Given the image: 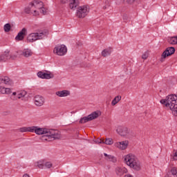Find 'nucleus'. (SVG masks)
<instances>
[{"instance_id":"obj_36","label":"nucleus","mask_w":177,"mask_h":177,"mask_svg":"<svg viewBox=\"0 0 177 177\" xmlns=\"http://www.w3.org/2000/svg\"><path fill=\"white\" fill-rule=\"evenodd\" d=\"M0 93L5 94L6 93V88L5 87H0Z\"/></svg>"},{"instance_id":"obj_42","label":"nucleus","mask_w":177,"mask_h":177,"mask_svg":"<svg viewBox=\"0 0 177 177\" xmlns=\"http://www.w3.org/2000/svg\"><path fill=\"white\" fill-rule=\"evenodd\" d=\"M135 1L136 0H127V2H128L129 3H133V2H135Z\"/></svg>"},{"instance_id":"obj_37","label":"nucleus","mask_w":177,"mask_h":177,"mask_svg":"<svg viewBox=\"0 0 177 177\" xmlns=\"http://www.w3.org/2000/svg\"><path fill=\"white\" fill-rule=\"evenodd\" d=\"M147 57H149V55L147 53H145L142 55V59H143L144 60H146Z\"/></svg>"},{"instance_id":"obj_26","label":"nucleus","mask_w":177,"mask_h":177,"mask_svg":"<svg viewBox=\"0 0 177 177\" xmlns=\"http://www.w3.org/2000/svg\"><path fill=\"white\" fill-rule=\"evenodd\" d=\"M120 100H121V96L117 95V96L115 97L114 99L112 100V102H111V105H112V106H115V104H117V103H118V102H120Z\"/></svg>"},{"instance_id":"obj_44","label":"nucleus","mask_w":177,"mask_h":177,"mask_svg":"<svg viewBox=\"0 0 177 177\" xmlns=\"http://www.w3.org/2000/svg\"><path fill=\"white\" fill-rule=\"evenodd\" d=\"M124 177H133V176H132V175L131 174H127V175H124Z\"/></svg>"},{"instance_id":"obj_11","label":"nucleus","mask_w":177,"mask_h":177,"mask_svg":"<svg viewBox=\"0 0 177 177\" xmlns=\"http://www.w3.org/2000/svg\"><path fill=\"white\" fill-rule=\"evenodd\" d=\"M62 3H68L70 9L75 10L78 5H80V1L78 0H61Z\"/></svg>"},{"instance_id":"obj_23","label":"nucleus","mask_w":177,"mask_h":177,"mask_svg":"<svg viewBox=\"0 0 177 177\" xmlns=\"http://www.w3.org/2000/svg\"><path fill=\"white\" fill-rule=\"evenodd\" d=\"M35 166L38 167L40 169H44L45 168V160H41L37 161L35 163Z\"/></svg>"},{"instance_id":"obj_31","label":"nucleus","mask_w":177,"mask_h":177,"mask_svg":"<svg viewBox=\"0 0 177 177\" xmlns=\"http://www.w3.org/2000/svg\"><path fill=\"white\" fill-rule=\"evenodd\" d=\"M37 129V127L32 126L28 127V132H35V130Z\"/></svg>"},{"instance_id":"obj_32","label":"nucleus","mask_w":177,"mask_h":177,"mask_svg":"<svg viewBox=\"0 0 177 177\" xmlns=\"http://www.w3.org/2000/svg\"><path fill=\"white\" fill-rule=\"evenodd\" d=\"M171 174H172L174 176H176V177H177V168H176V167H173V168L171 169Z\"/></svg>"},{"instance_id":"obj_34","label":"nucleus","mask_w":177,"mask_h":177,"mask_svg":"<svg viewBox=\"0 0 177 177\" xmlns=\"http://www.w3.org/2000/svg\"><path fill=\"white\" fill-rule=\"evenodd\" d=\"M17 95V93L16 92L12 93V95H11L12 100H16L18 99Z\"/></svg>"},{"instance_id":"obj_20","label":"nucleus","mask_w":177,"mask_h":177,"mask_svg":"<svg viewBox=\"0 0 177 177\" xmlns=\"http://www.w3.org/2000/svg\"><path fill=\"white\" fill-rule=\"evenodd\" d=\"M57 96H59V97H66V96H69L70 91L68 90H63L61 91H57L56 92Z\"/></svg>"},{"instance_id":"obj_39","label":"nucleus","mask_w":177,"mask_h":177,"mask_svg":"<svg viewBox=\"0 0 177 177\" xmlns=\"http://www.w3.org/2000/svg\"><path fill=\"white\" fill-rule=\"evenodd\" d=\"M96 143H98V145H100L102 143H104V140H100V139H98L95 141Z\"/></svg>"},{"instance_id":"obj_1","label":"nucleus","mask_w":177,"mask_h":177,"mask_svg":"<svg viewBox=\"0 0 177 177\" xmlns=\"http://www.w3.org/2000/svg\"><path fill=\"white\" fill-rule=\"evenodd\" d=\"M35 133L37 135H44L43 136V138H44V140H56V139L60 138V133H59L57 130L55 129L40 128L37 127Z\"/></svg>"},{"instance_id":"obj_21","label":"nucleus","mask_w":177,"mask_h":177,"mask_svg":"<svg viewBox=\"0 0 177 177\" xmlns=\"http://www.w3.org/2000/svg\"><path fill=\"white\" fill-rule=\"evenodd\" d=\"M104 156L106 161H111V162H115L117 161V158H115L113 155H109L106 153H104Z\"/></svg>"},{"instance_id":"obj_24","label":"nucleus","mask_w":177,"mask_h":177,"mask_svg":"<svg viewBox=\"0 0 177 177\" xmlns=\"http://www.w3.org/2000/svg\"><path fill=\"white\" fill-rule=\"evenodd\" d=\"M22 55L24 57H30V56H32V52L30 49H24L23 50Z\"/></svg>"},{"instance_id":"obj_3","label":"nucleus","mask_w":177,"mask_h":177,"mask_svg":"<svg viewBox=\"0 0 177 177\" xmlns=\"http://www.w3.org/2000/svg\"><path fill=\"white\" fill-rule=\"evenodd\" d=\"M124 161L130 168H133L135 171H140V162L138 158L132 154H129L125 156Z\"/></svg>"},{"instance_id":"obj_41","label":"nucleus","mask_w":177,"mask_h":177,"mask_svg":"<svg viewBox=\"0 0 177 177\" xmlns=\"http://www.w3.org/2000/svg\"><path fill=\"white\" fill-rule=\"evenodd\" d=\"M173 160H177V151L174 153Z\"/></svg>"},{"instance_id":"obj_45","label":"nucleus","mask_w":177,"mask_h":177,"mask_svg":"<svg viewBox=\"0 0 177 177\" xmlns=\"http://www.w3.org/2000/svg\"><path fill=\"white\" fill-rule=\"evenodd\" d=\"M165 177H168V176H165Z\"/></svg>"},{"instance_id":"obj_18","label":"nucleus","mask_w":177,"mask_h":177,"mask_svg":"<svg viewBox=\"0 0 177 177\" xmlns=\"http://www.w3.org/2000/svg\"><path fill=\"white\" fill-rule=\"evenodd\" d=\"M24 12L27 15H30V13H31V12H34V13H36L35 15H34V16H38V15H39L38 12H37V10L34 9V7L31 6V2L29 3L28 6L25 7Z\"/></svg>"},{"instance_id":"obj_13","label":"nucleus","mask_w":177,"mask_h":177,"mask_svg":"<svg viewBox=\"0 0 177 177\" xmlns=\"http://www.w3.org/2000/svg\"><path fill=\"white\" fill-rule=\"evenodd\" d=\"M116 132L120 136H127L129 133L128 128L127 127H124L122 126H119L118 127V129H116Z\"/></svg>"},{"instance_id":"obj_33","label":"nucleus","mask_w":177,"mask_h":177,"mask_svg":"<svg viewBox=\"0 0 177 177\" xmlns=\"http://www.w3.org/2000/svg\"><path fill=\"white\" fill-rule=\"evenodd\" d=\"M110 5H111L110 0H106L105 6L103 7V9H107V8H109V6H110Z\"/></svg>"},{"instance_id":"obj_16","label":"nucleus","mask_w":177,"mask_h":177,"mask_svg":"<svg viewBox=\"0 0 177 177\" xmlns=\"http://www.w3.org/2000/svg\"><path fill=\"white\" fill-rule=\"evenodd\" d=\"M44 103H45V99L44 98V97L41 95H36L35 97V104L36 106L40 107V106L44 105Z\"/></svg>"},{"instance_id":"obj_9","label":"nucleus","mask_w":177,"mask_h":177,"mask_svg":"<svg viewBox=\"0 0 177 177\" xmlns=\"http://www.w3.org/2000/svg\"><path fill=\"white\" fill-rule=\"evenodd\" d=\"M10 51L8 50H6L4 53L1 54L0 55V62L1 63H5V62H8V60H15L16 57H17L16 55H10Z\"/></svg>"},{"instance_id":"obj_19","label":"nucleus","mask_w":177,"mask_h":177,"mask_svg":"<svg viewBox=\"0 0 177 177\" xmlns=\"http://www.w3.org/2000/svg\"><path fill=\"white\" fill-rule=\"evenodd\" d=\"M128 172V169L125 167H117L115 169V173L118 176H122L124 174H127Z\"/></svg>"},{"instance_id":"obj_6","label":"nucleus","mask_w":177,"mask_h":177,"mask_svg":"<svg viewBox=\"0 0 177 177\" xmlns=\"http://www.w3.org/2000/svg\"><path fill=\"white\" fill-rule=\"evenodd\" d=\"M89 12V10H88V6H80L76 12V16L79 17V19H84Z\"/></svg>"},{"instance_id":"obj_29","label":"nucleus","mask_w":177,"mask_h":177,"mask_svg":"<svg viewBox=\"0 0 177 177\" xmlns=\"http://www.w3.org/2000/svg\"><path fill=\"white\" fill-rule=\"evenodd\" d=\"M12 27L10 26V24H6L4 25V31L5 32H9V31H10V28Z\"/></svg>"},{"instance_id":"obj_28","label":"nucleus","mask_w":177,"mask_h":177,"mask_svg":"<svg viewBox=\"0 0 177 177\" xmlns=\"http://www.w3.org/2000/svg\"><path fill=\"white\" fill-rule=\"evenodd\" d=\"M104 143L105 145H111L113 143H114V140H113V138H106V140L104 141Z\"/></svg>"},{"instance_id":"obj_35","label":"nucleus","mask_w":177,"mask_h":177,"mask_svg":"<svg viewBox=\"0 0 177 177\" xmlns=\"http://www.w3.org/2000/svg\"><path fill=\"white\" fill-rule=\"evenodd\" d=\"M19 131L21 132H28V127H21L19 128Z\"/></svg>"},{"instance_id":"obj_38","label":"nucleus","mask_w":177,"mask_h":177,"mask_svg":"<svg viewBox=\"0 0 177 177\" xmlns=\"http://www.w3.org/2000/svg\"><path fill=\"white\" fill-rule=\"evenodd\" d=\"M122 19L124 21H127L128 20V15L127 14H124Z\"/></svg>"},{"instance_id":"obj_10","label":"nucleus","mask_w":177,"mask_h":177,"mask_svg":"<svg viewBox=\"0 0 177 177\" xmlns=\"http://www.w3.org/2000/svg\"><path fill=\"white\" fill-rule=\"evenodd\" d=\"M38 5H41V7H38ZM30 6L32 8H38V9H40L41 13L46 15V10H45V8H44V2L39 0H34L31 1Z\"/></svg>"},{"instance_id":"obj_4","label":"nucleus","mask_w":177,"mask_h":177,"mask_svg":"<svg viewBox=\"0 0 177 177\" xmlns=\"http://www.w3.org/2000/svg\"><path fill=\"white\" fill-rule=\"evenodd\" d=\"M100 111H97L91 113L90 115L87 116H84L80 119L79 121L80 124H85L86 122H89V121H92L93 120H96V118H98L100 117Z\"/></svg>"},{"instance_id":"obj_27","label":"nucleus","mask_w":177,"mask_h":177,"mask_svg":"<svg viewBox=\"0 0 177 177\" xmlns=\"http://www.w3.org/2000/svg\"><path fill=\"white\" fill-rule=\"evenodd\" d=\"M26 95H27V91H23L17 95V97L18 99H21V97H24V96H26Z\"/></svg>"},{"instance_id":"obj_7","label":"nucleus","mask_w":177,"mask_h":177,"mask_svg":"<svg viewBox=\"0 0 177 177\" xmlns=\"http://www.w3.org/2000/svg\"><path fill=\"white\" fill-rule=\"evenodd\" d=\"M53 53L58 56H64L67 53V47L65 45H57L55 47Z\"/></svg>"},{"instance_id":"obj_8","label":"nucleus","mask_w":177,"mask_h":177,"mask_svg":"<svg viewBox=\"0 0 177 177\" xmlns=\"http://www.w3.org/2000/svg\"><path fill=\"white\" fill-rule=\"evenodd\" d=\"M175 53V47H167L165 50L162 53L160 57V62H165V58L168 57L169 56H172Z\"/></svg>"},{"instance_id":"obj_30","label":"nucleus","mask_w":177,"mask_h":177,"mask_svg":"<svg viewBox=\"0 0 177 177\" xmlns=\"http://www.w3.org/2000/svg\"><path fill=\"white\" fill-rule=\"evenodd\" d=\"M52 167H53V164H52L50 162L44 161V168H48L49 169L52 168Z\"/></svg>"},{"instance_id":"obj_2","label":"nucleus","mask_w":177,"mask_h":177,"mask_svg":"<svg viewBox=\"0 0 177 177\" xmlns=\"http://www.w3.org/2000/svg\"><path fill=\"white\" fill-rule=\"evenodd\" d=\"M161 104H164L165 107H169L170 110L174 113V115H177V95L171 94L160 101Z\"/></svg>"},{"instance_id":"obj_5","label":"nucleus","mask_w":177,"mask_h":177,"mask_svg":"<svg viewBox=\"0 0 177 177\" xmlns=\"http://www.w3.org/2000/svg\"><path fill=\"white\" fill-rule=\"evenodd\" d=\"M46 36L45 33L42 31L38 32L30 33L28 36V42H34V41H38V39H43Z\"/></svg>"},{"instance_id":"obj_12","label":"nucleus","mask_w":177,"mask_h":177,"mask_svg":"<svg viewBox=\"0 0 177 177\" xmlns=\"http://www.w3.org/2000/svg\"><path fill=\"white\" fill-rule=\"evenodd\" d=\"M37 77H39V78H41L42 80H50V78H53L55 75H53V74L39 71L37 73Z\"/></svg>"},{"instance_id":"obj_40","label":"nucleus","mask_w":177,"mask_h":177,"mask_svg":"<svg viewBox=\"0 0 177 177\" xmlns=\"http://www.w3.org/2000/svg\"><path fill=\"white\" fill-rule=\"evenodd\" d=\"M6 93L7 95H9V93H12V91H10V88H6Z\"/></svg>"},{"instance_id":"obj_43","label":"nucleus","mask_w":177,"mask_h":177,"mask_svg":"<svg viewBox=\"0 0 177 177\" xmlns=\"http://www.w3.org/2000/svg\"><path fill=\"white\" fill-rule=\"evenodd\" d=\"M38 8H41V4H38L37 7H33V9H38Z\"/></svg>"},{"instance_id":"obj_14","label":"nucleus","mask_w":177,"mask_h":177,"mask_svg":"<svg viewBox=\"0 0 177 177\" xmlns=\"http://www.w3.org/2000/svg\"><path fill=\"white\" fill-rule=\"evenodd\" d=\"M27 35V28H23L22 30L17 34L15 37L16 41H23L24 37Z\"/></svg>"},{"instance_id":"obj_17","label":"nucleus","mask_w":177,"mask_h":177,"mask_svg":"<svg viewBox=\"0 0 177 177\" xmlns=\"http://www.w3.org/2000/svg\"><path fill=\"white\" fill-rule=\"evenodd\" d=\"M129 143L128 141L125 140L115 143V146L118 147V149H120V150H125V149L128 147Z\"/></svg>"},{"instance_id":"obj_25","label":"nucleus","mask_w":177,"mask_h":177,"mask_svg":"<svg viewBox=\"0 0 177 177\" xmlns=\"http://www.w3.org/2000/svg\"><path fill=\"white\" fill-rule=\"evenodd\" d=\"M168 42L171 45H177V36L171 37L168 39Z\"/></svg>"},{"instance_id":"obj_15","label":"nucleus","mask_w":177,"mask_h":177,"mask_svg":"<svg viewBox=\"0 0 177 177\" xmlns=\"http://www.w3.org/2000/svg\"><path fill=\"white\" fill-rule=\"evenodd\" d=\"M0 84H5L6 85H13V80H10L9 77L2 76L0 77Z\"/></svg>"},{"instance_id":"obj_22","label":"nucleus","mask_w":177,"mask_h":177,"mask_svg":"<svg viewBox=\"0 0 177 177\" xmlns=\"http://www.w3.org/2000/svg\"><path fill=\"white\" fill-rule=\"evenodd\" d=\"M111 55V48H106L102 51V56L103 57H107V56H110Z\"/></svg>"}]
</instances>
